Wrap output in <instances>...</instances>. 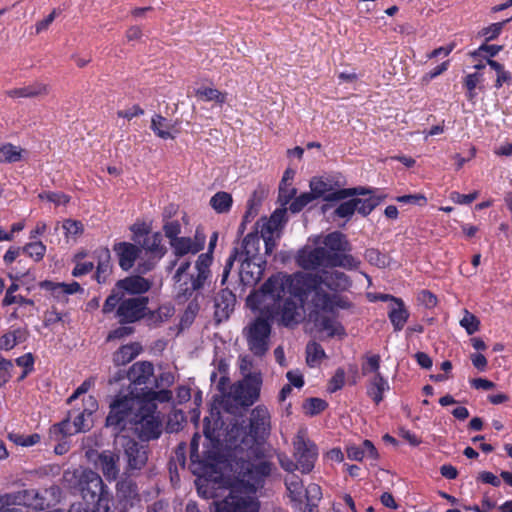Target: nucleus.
Here are the masks:
<instances>
[{"label":"nucleus","instance_id":"6e6d98bb","mask_svg":"<svg viewBox=\"0 0 512 512\" xmlns=\"http://www.w3.org/2000/svg\"><path fill=\"white\" fill-rule=\"evenodd\" d=\"M364 258L370 264L375 265L379 268H385L387 266V257L376 248H368L364 253Z\"/></svg>","mask_w":512,"mask_h":512},{"label":"nucleus","instance_id":"ea45409f","mask_svg":"<svg viewBox=\"0 0 512 512\" xmlns=\"http://www.w3.org/2000/svg\"><path fill=\"white\" fill-rule=\"evenodd\" d=\"M233 204V199L230 193L219 191L210 199L211 207L219 214L227 213L230 211Z\"/></svg>","mask_w":512,"mask_h":512},{"label":"nucleus","instance_id":"f704fd0d","mask_svg":"<svg viewBox=\"0 0 512 512\" xmlns=\"http://www.w3.org/2000/svg\"><path fill=\"white\" fill-rule=\"evenodd\" d=\"M389 389L387 380L381 373H377L370 380L367 387V395L378 405L384 398V392Z\"/></svg>","mask_w":512,"mask_h":512},{"label":"nucleus","instance_id":"603ef678","mask_svg":"<svg viewBox=\"0 0 512 512\" xmlns=\"http://www.w3.org/2000/svg\"><path fill=\"white\" fill-rule=\"evenodd\" d=\"M328 407V403L317 397L307 398L303 404L305 413L309 416H315L323 412Z\"/></svg>","mask_w":512,"mask_h":512},{"label":"nucleus","instance_id":"ddd939ff","mask_svg":"<svg viewBox=\"0 0 512 512\" xmlns=\"http://www.w3.org/2000/svg\"><path fill=\"white\" fill-rule=\"evenodd\" d=\"M140 501L141 497L137 483L131 479V476L123 475L116 484V504L112 511L129 512Z\"/></svg>","mask_w":512,"mask_h":512},{"label":"nucleus","instance_id":"9b49d317","mask_svg":"<svg viewBox=\"0 0 512 512\" xmlns=\"http://www.w3.org/2000/svg\"><path fill=\"white\" fill-rule=\"evenodd\" d=\"M195 269L197 271L196 275L181 276L179 281H174L177 289L175 299L179 303L189 300L195 292L203 289L206 281L212 275L211 269H205L197 263H195Z\"/></svg>","mask_w":512,"mask_h":512},{"label":"nucleus","instance_id":"2f4dec72","mask_svg":"<svg viewBox=\"0 0 512 512\" xmlns=\"http://www.w3.org/2000/svg\"><path fill=\"white\" fill-rule=\"evenodd\" d=\"M163 235L161 232H154L150 236L144 238L141 244V250L144 249L150 256L161 259L167 253L166 246L162 243Z\"/></svg>","mask_w":512,"mask_h":512},{"label":"nucleus","instance_id":"69168bd1","mask_svg":"<svg viewBox=\"0 0 512 512\" xmlns=\"http://www.w3.org/2000/svg\"><path fill=\"white\" fill-rule=\"evenodd\" d=\"M163 231L169 243H172L181 233V224L178 220L167 221L163 225Z\"/></svg>","mask_w":512,"mask_h":512},{"label":"nucleus","instance_id":"bf43d9fd","mask_svg":"<svg viewBox=\"0 0 512 512\" xmlns=\"http://www.w3.org/2000/svg\"><path fill=\"white\" fill-rule=\"evenodd\" d=\"M41 493L42 498L48 504V508L58 504L62 497V490L58 485H52Z\"/></svg>","mask_w":512,"mask_h":512},{"label":"nucleus","instance_id":"a19ab883","mask_svg":"<svg viewBox=\"0 0 512 512\" xmlns=\"http://www.w3.org/2000/svg\"><path fill=\"white\" fill-rule=\"evenodd\" d=\"M298 316L297 303L291 299L286 298L281 308V322L284 326L288 327L293 323H298L296 317Z\"/></svg>","mask_w":512,"mask_h":512},{"label":"nucleus","instance_id":"37998d69","mask_svg":"<svg viewBox=\"0 0 512 512\" xmlns=\"http://www.w3.org/2000/svg\"><path fill=\"white\" fill-rule=\"evenodd\" d=\"M174 312L175 309L172 306H160L157 310H150L148 308L146 318L149 324L157 326L169 320L174 315Z\"/></svg>","mask_w":512,"mask_h":512},{"label":"nucleus","instance_id":"3c124183","mask_svg":"<svg viewBox=\"0 0 512 512\" xmlns=\"http://www.w3.org/2000/svg\"><path fill=\"white\" fill-rule=\"evenodd\" d=\"M167 119L161 115H156L152 118L151 129L154 133L162 139H173L174 136L168 130Z\"/></svg>","mask_w":512,"mask_h":512},{"label":"nucleus","instance_id":"864d4df0","mask_svg":"<svg viewBox=\"0 0 512 512\" xmlns=\"http://www.w3.org/2000/svg\"><path fill=\"white\" fill-rule=\"evenodd\" d=\"M22 252L26 253L35 262H39L46 253V246L41 241L30 242L22 247Z\"/></svg>","mask_w":512,"mask_h":512},{"label":"nucleus","instance_id":"c03bdc74","mask_svg":"<svg viewBox=\"0 0 512 512\" xmlns=\"http://www.w3.org/2000/svg\"><path fill=\"white\" fill-rule=\"evenodd\" d=\"M221 458L222 455L219 449H207L200 457V461L197 463V468L202 471L213 469L217 464L221 462Z\"/></svg>","mask_w":512,"mask_h":512},{"label":"nucleus","instance_id":"e433bc0d","mask_svg":"<svg viewBox=\"0 0 512 512\" xmlns=\"http://www.w3.org/2000/svg\"><path fill=\"white\" fill-rule=\"evenodd\" d=\"M24 149L12 143H4L0 146V164H10L22 160Z\"/></svg>","mask_w":512,"mask_h":512},{"label":"nucleus","instance_id":"5701e85b","mask_svg":"<svg viewBox=\"0 0 512 512\" xmlns=\"http://www.w3.org/2000/svg\"><path fill=\"white\" fill-rule=\"evenodd\" d=\"M154 373V366L149 361H138L135 362L129 369H128V380L130 382L129 387L132 385L134 388L131 390H134L135 393L137 392V385H144L148 382L151 376H153Z\"/></svg>","mask_w":512,"mask_h":512},{"label":"nucleus","instance_id":"58836bf2","mask_svg":"<svg viewBox=\"0 0 512 512\" xmlns=\"http://www.w3.org/2000/svg\"><path fill=\"white\" fill-rule=\"evenodd\" d=\"M195 96L203 101L210 102L214 101L219 105H222L227 100V93L221 92L216 88L211 87H200L195 90Z\"/></svg>","mask_w":512,"mask_h":512},{"label":"nucleus","instance_id":"f03ea898","mask_svg":"<svg viewBox=\"0 0 512 512\" xmlns=\"http://www.w3.org/2000/svg\"><path fill=\"white\" fill-rule=\"evenodd\" d=\"M85 503L91 504L97 512H113V494L104 483L102 477L89 468L84 469V478L79 491Z\"/></svg>","mask_w":512,"mask_h":512},{"label":"nucleus","instance_id":"b1692460","mask_svg":"<svg viewBox=\"0 0 512 512\" xmlns=\"http://www.w3.org/2000/svg\"><path fill=\"white\" fill-rule=\"evenodd\" d=\"M286 291V275L281 273L271 275L259 289V293L263 297H269L273 300L280 299Z\"/></svg>","mask_w":512,"mask_h":512},{"label":"nucleus","instance_id":"cd10ccee","mask_svg":"<svg viewBox=\"0 0 512 512\" xmlns=\"http://www.w3.org/2000/svg\"><path fill=\"white\" fill-rule=\"evenodd\" d=\"M50 92L48 84L34 82L28 86L7 90L5 93L10 98H35L46 96Z\"/></svg>","mask_w":512,"mask_h":512},{"label":"nucleus","instance_id":"f3484780","mask_svg":"<svg viewBox=\"0 0 512 512\" xmlns=\"http://www.w3.org/2000/svg\"><path fill=\"white\" fill-rule=\"evenodd\" d=\"M93 454L96 455L94 465L102 472L104 478L108 482L116 481L120 476V454L111 450L95 451L88 455L90 459Z\"/></svg>","mask_w":512,"mask_h":512},{"label":"nucleus","instance_id":"4468645a","mask_svg":"<svg viewBox=\"0 0 512 512\" xmlns=\"http://www.w3.org/2000/svg\"><path fill=\"white\" fill-rule=\"evenodd\" d=\"M213 512H258L259 503L249 496L231 491L225 498L213 502Z\"/></svg>","mask_w":512,"mask_h":512},{"label":"nucleus","instance_id":"49530a36","mask_svg":"<svg viewBox=\"0 0 512 512\" xmlns=\"http://www.w3.org/2000/svg\"><path fill=\"white\" fill-rule=\"evenodd\" d=\"M319 324L321 329L326 331L329 337H341L346 335L344 326L329 316L321 317Z\"/></svg>","mask_w":512,"mask_h":512},{"label":"nucleus","instance_id":"0eeeda50","mask_svg":"<svg viewBox=\"0 0 512 512\" xmlns=\"http://www.w3.org/2000/svg\"><path fill=\"white\" fill-rule=\"evenodd\" d=\"M156 404H150V408L142 404L137 408V414L132 417L134 425H139V437L144 441L158 439L162 433L161 421L155 416Z\"/></svg>","mask_w":512,"mask_h":512},{"label":"nucleus","instance_id":"dca6fc26","mask_svg":"<svg viewBox=\"0 0 512 512\" xmlns=\"http://www.w3.org/2000/svg\"><path fill=\"white\" fill-rule=\"evenodd\" d=\"M272 463L270 461H260L258 463H252L247 461L242 464L240 475L242 476V482L253 490L258 486H262L265 478L271 474Z\"/></svg>","mask_w":512,"mask_h":512},{"label":"nucleus","instance_id":"c756f323","mask_svg":"<svg viewBox=\"0 0 512 512\" xmlns=\"http://www.w3.org/2000/svg\"><path fill=\"white\" fill-rule=\"evenodd\" d=\"M96 253L98 262L96 267L95 280L99 284H103L106 282L108 276L112 272V265L110 263L111 254L107 247H101L96 251Z\"/></svg>","mask_w":512,"mask_h":512},{"label":"nucleus","instance_id":"bb28decb","mask_svg":"<svg viewBox=\"0 0 512 512\" xmlns=\"http://www.w3.org/2000/svg\"><path fill=\"white\" fill-rule=\"evenodd\" d=\"M261 377L260 375H248L245 384L241 386L240 397L243 399L244 405L250 406L254 404L260 396L261 388Z\"/></svg>","mask_w":512,"mask_h":512},{"label":"nucleus","instance_id":"13d9d810","mask_svg":"<svg viewBox=\"0 0 512 512\" xmlns=\"http://www.w3.org/2000/svg\"><path fill=\"white\" fill-rule=\"evenodd\" d=\"M313 200H315V198L313 194H311V192H304L298 197L294 198V200L290 203L289 210L292 213H298L302 211Z\"/></svg>","mask_w":512,"mask_h":512},{"label":"nucleus","instance_id":"72a5a7b5","mask_svg":"<svg viewBox=\"0 0 512 512\" xmlns=\"http://www.w3.org/2000/svg\"><path fill=\"white\" fill-rule=\"evenodd\" d=\"M137 396L142 405L150 408V404H155V401H159L160 403L169 402L172 399V392L168 389L155 391L144 387L141 389L140 393H137Z\"/></svg>","mask_w":512,"mask_h":512},{"label":"nucleus","instance_id":"0e129e2a","mask_svg":"<svg viewBox=\"0 0 512 512\" xmlns=\"http://www.w3.org/2000/svg\"><path fill=\"white\" fill-rule=\"evenodd\" d=\"M345 384V370L342 367L336 369L334 375L329 381L328 391L334 393L343 388Z\"/></svg>","mask_w":512,"mask_h":512},{"label":"nucleus","instance_id":"9d476101","mask_svg":"<svg viewBox=\"0 0 512 512\" xmlns=\"http://www.w3.org/2000/svg\"><path fill=\"white\" fill-rule=\"evenodd\" d=\"M293 445L297 460L296 468L303 474L310 473L318 457L317 445L306 437V431L304 430L297 433Z\"/></svg>","mask_w":512,"mask_h":512},{"label":"nucleus","instance_id":"338daca9","mask_svg":"<svg viewBox=\"0 0 512 512\" xmlns=\"http://www.w3.org/2000/svg\"><path fill=\"white\" fill-rule=\"evenodd\" d=\"M353 197V201L356 204V212H358L361 216H368L374 209V203H372L370 196L368 198H357Z\"/></svg>","mask_w":512,"mask_h":512},{"label":"nucleus","instance_id":"e2e57ef3","mask_svg":"<svg viewBox=\"0 0 512 512\" xmlns=\"http://www.w3.org/2000/svg\"><path fill=\"white\" fill-rule=\"evenodd\" d=\"M356 212V204L353 198L342 202L335 210L334 215L340 218H351Z\"/></svg>","mask_w":512,"mask_h":512},{"label":"nucleus","instance_id":"5fc2aeb1","mask_svg":"<svg viewBox=\"0 0 512 512\" xmlns=\"http://www.w3.org/2000/svg\"><path fill=\"white\" fill-rule=\"evenodd\" d=\"M9 439L16 445L23 447H30L40 442L41 436L38 433L30 435H24L19 433H13L9 435Z\"/></svg>","mask_w":512,"mask_h":512},{"label":"nucleus","instance_id":"6ab92c4d","mask_svg":"<svg viewBox=\"0 0 512 512\" xmlns=\"http://www.w3.org/2000/svg\"><path fill=\"white\" fill-rule=\"evenodd\" d=\"M326 257L325 247H308L301 248L296 255V264L304 270H315L320 266H324Z\"/></svg>","mask_w":512,"mask_h":512},{"label":"nucleus","instance_id":"a18cd8bd","mask_svg":"<svg viewBox=\"0 0 512 512\" xmlns=\"http://www.w3.org/2000/svg\"><path fill=\"white\" fill-rule=\"evenodd\" d=\"M333 295L321 289V286L314 291L312 303L315 308L324 312H333Z\"/></svg>","mask_w":512,"mask_h":512},{"label":"nucleus","instance_id":"c9c22d12","mask_svg":"<svg viewBox=\"0 0 512 512\" xmlns=\"http://www.w3.org/2000/svg\"><path fill=\"white\" fill-rule=\"evenodd\" d=\"M84 478V469L65 470L62 475L61 484L72 493L80 491Z\"/></svg>","mask_w":512,"mask_h":512},{"label":"nucleus","instance_id":"774afa93","mask_svg":"<svg viewBox=\"0 0 512 512\" xmlns=\"http://www.w3.org/2000/svg\"><path fill=\"white\" fill-rule=\"evenodd\" d=\"M460 324L466 329V332L469 335H472L479 330L480 321L475 315L466 312V315L462 318Z\"/></svg>","mask_w":512,"mask_h":512},{"label":"nucleus","instance_id":"4be33fe9","mask_svg":"<svg viewBox=\"0 0 512 512\" xmlns=\"http://www.w3.org/2000/svg\"><path fill=\"white\" fill-rule=\"evenodd\" d=\"M113 251L118 259L120 268L123 271H129L140 256L141 248L130 242H116L113 245Z\"/></svg>","mask_w":512,"mask_h":512},{"label":"nucleus","instance_id":"de8ad7c7","mask_svg":"<svg viewBox=\"0 0 512 512\" xmlns=\"http://www.w3.org/2000/svg\"><path fill=\"white\" fill-rule=\"evenodd\" d=\"M326 353L322 346L317 342H309L306 346V363L309 367H315L316 364L323 358H326Z\"/></svg>","mask_w":512,"mask_h":512},{"label":"nucleus","instance_id":"423d86ee","mask_svg":"<svg viewBox=\"0 0 512 512\" xmlns=\"http://www.w3.org/2000/svg\"><path fill=\"white\" fill-rule=\"evenodd\" d=\"M149 298L138 296L121 298L115 308V317L121 325L133 324L146 318Z\"/></svg>","mask_w":512,"mask_h":512},{"label":"nucleus","instance_id":"aec40b11","mask_svg":"<svg viewBox=\"0 0 512 512\" xmlns=\"http://www.w3.org/2000/svg\"><path fill=\"white\" fill-rule=\"evenodd\" d=\"M259 221L256 222V228L254 231L248 233L242 240L240 249L239 261L247 260L250 262L255 261H266V259L260 255V236L258 232Z\"/></svg>","mask_w":512,"mask_h":512},{"label":"nucleus","instance_id":"f257e3e1","mask_svg":"<svg viewBox=\"0 0 512 512\" xmlns=\"http://www.w3.org/2000/svg\"><path fill=\"white\" fill-rule=\"evenodd\" d=\"M270 431V413L264 405L256 406L251 412L250 433L248 435L243 428H232L226 435L229 449L243 451L245 446L254 442L255 437H263Z\"/></svg>","mask_w":512,"mask_h":512},{"label":"nucleus","instance_id":"c85d7f7f","mask_svg":"<svg viewBox=\"0 0 512 512\" xmlns=\"http://www.w3.org/2000/svg\"><path fill=\"white\" fill-rule=\"evenodd\" d=\"M142 352V346L139 342H131L120 346L112 356L115 366H124L133 361Z\"/></svg>","mask_w":512,"mask_h":512},{"label":"nucleus","instance_id":"412c9836","mask_svg":"<svg viewBox=\"0 0 512 512\" xmlns=\"http://www.w3.org/2000/svg\"><path fill=\"white\" fill-rule=\"evenodd\" d=\"M214 319L217 323H221L229 319L236 304L235 294L228 288L221 289L215 297Z\"/></svg>","mask_w":512,"mask_h":512},{"label":"nucleus","instance_id":"7ed1b4c3","mask_svg":"<svg viewBox=\"0 0 512 512\" xmlns=\"http://www.w3.org/2000/svg\"><path fill=\"white\" fill-rule=\"evenodd\" d=\"M139 397L134 390L128 395H117L110 403V411L106 417L105 425L114 428L117 432L123 431L127 424H133L132 417L137 414L140 405Z\"/></svg>","mask_w":512,"mask_h":512},{"label":"nucleus","instance_id":"79ce46f5","mask_svg":"<svg viewBox=\"0 0 512 512\" xmlns=\"http://www.w3.org/2000/svg\"><path fill=\"white\" fill-rule=\"evenodd\" d=\"M173 253L177 258L183 257L187 254H197L190 237H178L172 243H170Z\"/></svg>","mask_w":512,"mask_h":512},{"label":"nucleus","instance_id":"f8f14e48","mask_svg":"<svg viewBox=\"0 0 512 512\" xmlns=\"http://www.w3.org/2000/svg\"><path fill=\"white\" fill-rule=\"evenodd\" d=\"M322 285L321 275L296 272L286 275L287 292L303 302L308 295Z\"/></svg>","mask_w":512,"mask_h":512},{"label":"nucleus","instance_id":"6e6552de","mask_svg":"<svg viewBox=\"0 0 512 512\" xmlns=\"http://www.w3.org/2000/svg\"><path fill=\"white\" fill-rule=\"evenodd\" d=\"M311 194L314 198H323L325 201H338L352 196H365L372 193L369 187L357 186L353 188H343L332 191L331 184L325 182L322 178L314 177L310 181Z\"/></svg>","mask_w":512,"mask_h":512},{"label":"nucleus","instance_id":"4c0bfd02","mask_svg":"<svg viewBox=\"0 0 512 512\" xmlns=\"http://www.w3.org/2000/svg\"><path fill=\"white\" fill-rule=\"evenodd\" d=\"M285 486L291 501L301 504L303 494V481L301 478L295 474H292L285 479Z\"/></svg>","mask_w":512,"mask_h":512},{"label":"nucleus","instance_id":"393cba45","mask_svg":"<svg viewBox=\"0 0 512 512\" xmlns=\"http://www.w3.org/2000/svg\"><path fill=\"white\" fill-rule=\"evenodd\" d=\"M240 269V279L245 285L257 284L264 273L267 261L250 262L242 260Z\"/></svg>","mask_w":512,"mask_h":512},{"label":"nucleus","instance_id":"4d7b16f0","mask_svg":"<svg viewBox=\"0 0 512 512\" xmlns=\"http://www.w3.org/2000/svg\"><path fill=\"white\" fill-rule=\"evenodd\" d=\"M511 20H512V16L506 20L501 21V22L493 23L490 26L483 28L481 30L480 34L482 36H485V39L487 42L492 41L500 35V33L503 29V26L506 23L510 22Z\"/></svg>","mask_w":512,"mask_h":512},{"label":"nucleus","instance_id":"680f3d73","mask_svg":"<svg viewBox=\"0 0 512 512\" xmlns=\"http://www.w3.org/2000/svg\"><path fill=\"white\" fill-rule=\"evenodd\" d=\"M503 46L501 45H488L486 43L482 44L477 50H475L471 55L476 57L490 58L496 56L501 50Z\"/></svg>","mask_w":512,"mask_h":512},{"label":"nucleus","instance_id":"473e14b6","mask_svg":"<svg viewBox=\"0 0 512 512\" xmlns=\"http://www.w3.org/2000/svg\"><path fill=\"white\" fill-rule=\"evenodd\" d=\"M325 248L330 252H350L351 244L345 234L340 231H334L324 237Z\"/></svg>","mask_w":512,"mask_h":512},{"label":"nucleus","instance_id":"09e8293b","mask_svg":"<svg viewBox=\"0 0 512 512\" xmlns=\"http://www.w3.org/2000/svg\"><path fill=\"white\" fill-rule=\"evenodd\" d=\"M186 450L187 445L185 442H180L176 448L174 449L173 455L171 456L169 460V470L170 472L173 471V469L176 471L177 467H181L182 469L186 466Z\"/></svg>","mask_w":512,"mask_h":512},{"label":"nucleus","instance_id":"8fccbe9b","mask_svg":"<svg viewBox=\"0 0 512 512\" xmlns=\"http://www.w3.org/2000/svg\"><path fill=\"white\" fill-rule=\"evenodd\" d=\"M217 240L218 233L214 232L210 237L208 251L200 254L195 263H197L199 266H202L205 269H210L213 263V252L216 247Z\"/></svg>","mask_w":512,"mask_h":512},{"label":"nucleus","instance_id":"052dcab7","mask_svg":"<svg viewBox=\"0 0 512 512\" xmlns=\"http://www.w3.org/2000/svg\"><path fill=\"white\" fill-rule=\"evenodd\" d=\"M199 310H200V305H199V302H198L197 296H196L194 299H192L188 303V305L184 311V314L181 318V323L190 325L194 321Z\"/></svg>","mask_w":512,"mask_h":512},{"label":"nucleus","instance_id":"20e7f679","mask_svg":"<svg viewBox=\"0 0 512 512\" xmlns=\"http://www.w3.org/2000/svg\"><path fill=\"white\" fill-rule=\"evenodd\" d=\"M150 288L151 282L140 275H131L118 280L111 290V293L104 301L102 307L103 314L114 312L119 300L125 297V293L129 295H141L149 291Z\"/></svg>","mask_w":512,"mask_h":512},{"label":"nucleus","instance_id":"1a4fd4ad","mask_svg":"<svg viewBox=\"0 0 512 512\" xmlns=\"http://www.w3.org/2000/svg\"><path fill=\"white\" fill-rule=\"evenodd\" d=\"M121 447L123 457L126 460V466L123 475L133 476L136 471L142 470L147 464V448L137 442L135 439L127 436H123L121 438Z\"/></svg>","mask_w":512,"mask_h":512},{"label":"nucleus","instance_id":"39448f33","mask_svg":"<svg viewBox=\"0 0 512 512\" xmlns=\"http://www.w3.org/2000/svg\"><path fill=\"white\" fill-rule=\"evenodd\" d=\"M244 337L251 353L256 357H263L269 350L271 325L262 317L255 318L243 330Z\"/></svg>","mask_w":512,"mask_h":512},{"label":"nucleus","instance_id":"a211bd4d","mask_svg":"<svg viewBox=\"0 0 512 512\" xmlns=\"http://www.w3.org/2000/svg\"><path fill=\"white\" fill-rule=\"evenodd\" d=\"M2 500L10 501L16 507L32 508L33 510H45L48 504L42 498V493L36 489H23L2 496Z\"/></svg>","mask_w":512,"mask_h":512},{"label":"nucleus","instance_id":"7c9ffc66","mask_svg":"<svg viewBox=\"0 0 512 512\" xmlns=\"http://www.w3.org/2000/svg\"><path fill=\"white\" fill-rule=\"evenodd\" d=\"M410 313L405 307L402 299L395 300L388 311V318L393 325L394 331H401L409 319Z\"/></svg>","mask_w":512,"mask_h":512},{"label":"nucleus","instance_id":"2eb2a0df","mask_svg":"<svg viewBox=\"0 0 512 512\" xmlns=\"http://www.w3.org/2000/svg\"><path fill=\"white\" fill-rule=\"evenodd\" d=\"M87 413L81 408H72L68 412V417L58 424L53 425L51 432L62 434L64 436L90 430L91 422L86 420Z\"/></svg>","mask_w":512,"mask_h":512},{"label":"nucleus","instance_id":"a878e982","mask_svg":"<svg viewBox=\"0 0 512 512\" xmlns=\"http://www.w3.org/2000/svg\"><path fill=\"white\" fill-rule=\"evenodd\" d=\"M322 284H324L329 290L334 292H344L349 290L352 286V280L344 272L334 271H323L321 274Z\"/></svg>","mask_w":512,"mask_h":512}]
</instances>
